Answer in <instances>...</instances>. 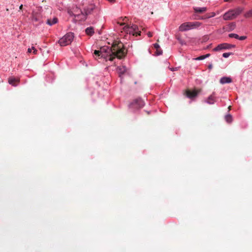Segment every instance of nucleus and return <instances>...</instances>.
<instances>
[{"label":"nucleus","instance_id":"a878e982","mask_svg":"<svg viewBox=\"0 0 252 252\" xmlns=\"http://www.w3.org/2000/svg\"><path fill=\"white\" fill-rule=\"evenodd\" d=\"M246 38V37L245 36H242L240 37L239 36V38L238 39H239L240 40H243L245 39Z\"/></svg>","mask_w":252,"mask_h":252},{"label":"nucleus","instance_id":"473e14b6","mask_svg":"<svg viewBox=\"0 0 252 252\" xmlns=\"http://www.w3.org/2000/svg\"><path fill=\"white\" fill-rule=\"evenodd\" d=\"M32 48H29L28 50V52L31 53L32 52Z\"/></svg>","mask_w":252,"mask_h":252},{"label":"nucleus","instance_id":"4c0bfd02","mask_svg":"<svg viewBox=\"0 0 252 252\" xmlns=\"http://www.w3.org/2000/svg\"><path fill=\"white\" fill-rule=\"evenodd\" d=\"M231 0H224L226 2H228V1H230Z\"/></svg>","mask_w":252,"mask_h":252},{"label":"nucleus","instance_id":"dca6fc26","mask_svg":"<svg viewBox=\"0 0 252 252\" xmlns=\"http://www.w3.org/2000/svg\"><path fill=\"white\" fill-rule=\"evenodd\" d=\"M57 22H58V19L57 18L55 17L52 20L48 19L47 20L46 23L50 26H52V25L57 23Z\"/></svg>","mask_w":252,"mask_h":252},{"label":"nucleus","instance_id":"2f4dec72","mask_svg":"<svg viewBox=\"0 0 252 252\" xmlns=\"http://www.w3.org/2000/svg\"><path fill=\"white\" fill-rule=\"evenodd\" d=\"M170 69L171 71H174V70H177V68H170Z\"/></svg>","mask_w":252,"mask_h":252},{"label":"nucleus","instance_id":"f704fd0d","mask_svg":"<svg viewBox=\"0 0 252 252\" xmlns=\"http://www.w3.org/2000/svg\"><path fill=\"white\" fill-rule=\"evenodd\" d=\"M22 8H23V5H22V4H21V5L20 6V7H19V9H20V10H21V9H22Z\"/></svg>","mask_w":252,"mask_h":252},{"label":"nucleus","instance_id":"20e7f679","mask_svg":"<svg viewBox=\"0 0 252 252\" xmlns=\"http://www.w3.org/2000/svg\"><path fill=\"white\" fill-rule=\"evenodd\" d=\"M73 38V33L68 32L59 40V43L62 46H65L70 44L72 42Z\"/></svg>","mask_w":252,"mask_h":252},{"label":"nucleus","instance_id":"f03ea898","mask_svg":"<svg viewBox=\"0 0 252 252\" xmlns=\"http://www.w3.org/2000/svg\"><path fill=\"white\" fill-rule=\"evenodd\" d=\"M243 10L244 8L240 7L230 10L224 13V14L223 15V18L224 20H232L240 15Z\"/></svg>","mask_w":252,"mask_h":252},{"label":"nucleus","instance_id":"f257e3e1","mask_svg":"<svg viewBox=\"0 0 252 252\" xmlns=\"http://www.w3.org/2000/svg\"><path fill=\"white\" fill-rule=\"evenodd\" d=\"M126 54L123 44L120 41H115L111 47L103 46L99 50H94V54L98 57L103 58L106 61H113L115 58L121 59Z\"/></svg>","mask_w":252,"mask_h":252},{"label":"nucleus","instance_id":"6e6552de","mask_svg":"<svg viewBox=\"0 0 252 252\" xmlns=\"http://www.w3.org/2000/svg\"><path fill=\"white\" fill-rule=\"evenodd\" d=\"M199 92V90H194L193 91L187 90L185 93V94L189 98H193L197 96Z\"/></svg>","mask_w":252,"mask_h":252},{"label":"nucleus","instance_id":"1a4fd4ad","mask_svg":"<svg viewBox=\"0 0 252 252\" xmlns=\"http://www.w3.org/2000/svg\"><path fill=\"white\" fill-rule=\"evenodd\" d=\"M234 46L229 44L228 43H222L218 45L215 48H214V50L216 51H220L222 49H230L232 47H234Z\"/></svg>","mask_w":252,"mask_h":252},{"label":"nucleus","instance_id":"9d476101","mask_svg":"<svg viewBox=\"0 0 252 252\" xmlns=\"http://www.w3.org/2000/svg\"><path fill=\"white\" fill-rule=\"evenodd\" d=\"M41 20V16L40 13L37 12H33L32 16V20L33 22H40Z\"/></svg>","mask_w":252,"mask_h":252},{"label":"nucleus","instance_id":"cd10ccee","mask_svg":"<svg viewBox=\"0 0 252 252\" xmlns=\"http://www.w3.org/2000/svg\"><path fill=\"white\" fill-rule=\"evenodd\" d=\"M154 47H155L156 49H158V48H160L159 45L158 44H157V43H155V44H154Z\"/></svg>","mask_w":252,"mask_h":252},{"label":"nucleus","instance_id":"0eeeda50","mask_svg":"<svg viewBox=\"0 0 252 252\" xmlns=\"http://www.w3.org/2000/svg\"><path fill=\"white\" fill-rule=\"evenodd\" d=\"M144 105V101L141 98H137L135 99L130 104V107L133 108L138 109L142 107Z\"/></svg>","mask_w":252,"mask_h":252},{"label":"nucleus","instance_id":"423d86ee","mask_svg":"<svg viewBox=\"0 0 252 252\" xmlns=\"http://www.w3.org/2000/svg\"><path fill=\"white\" fill-rule=\"evenodd\" d=\"M124 30L127 33L132 34L133 35H135L134 32L138 30V28L137 25L132 24L131 26L129 25H126L124 28Z\"/></svg>","mask_w":252,"mask_h":252},{"label":"nucleus","instance_id":"e433bc0d","mask_svg":"<svg viewBox=\"0 0 252 252\" xmlns=\"http://www.w3.org/2000/svg\"><path fill=\"white\" fill-rule=\"evenodd\" d=\"M108 1L111 2H113L115 1V0H107Z\"/></svg>","mask_w":252,"mask_h":252},{"label":"nucleus","instance_id":"7c9ffc66","mask_svg":"<svg viewBox=\"0 0 252 252\" xmlns=\"http://www.w3.org/2000/svg\"><path fill=\"white\" fill-rule=\"evenodd\" d=\"M215 16V13L214 12L212 13L211 15L209 16L208 18L213 17Z\"/></svg>","mask_w":252,"mask_h":252},{"label":"nucleus","instance_id":"aec40b11","mask_svg":"<svg viewBox=\"0 0 252 252\" xmlns=\"http://www.w3.org/2000/svg\"><path fill=\"white\" fill-rule=\"evenodd\" d=\"M228 36L230 38H235L236 39H238L239 38V35L235 33H230Z\"/></svg>","mask_w":252,"mask_h":252},{"label":"nucleus","instance_id":"f8f14e48","mask_svg":"<svg viewBox=\"0 0 252 252\" xmlns=\"http://www.w3.org/2000/svg\"><path fill=\"white\" fill-rule=\"evenodd\" d=\"M19 82V79H16L14 77H10L8 79V83L12 86H16L17 85V83Z\"/></svg>","mask_w":252,"mask_h":252},{"label":"nucleus","instance_id":"bb28decb","mask_svg":"<svg viewBox=\"0 0 252 252\" xmlns=\"http://www.w3.org/2000/svg\"><path fill=\"white\" fill-rule=\"evenodd\" d=\"M119 19H120L121 20H122L123 21H126V20H127V17H125L124 18L123 17H121Z\"/></svg>","mask_w":252,"mask_h":252},{"label":"nucleus","instance_id":"72a5a7b5","mask_svg":"<svg viewBox=\"0 0 252 252\" xmlns=\"http://www.w3.org/2000/svg\"><path fill=\"white\" fill-rule=\"evenodd\" d=\"M205 57V58H207V57H208L210 56V54H206L205 55H204Z\"/></svg>","mask_w":252,"mask_h":252},{"label":"nucleus","instance_id":"2eb2a0df","mask_svg":"<svg viewBox=\"0 0 252 252\" xmlns=\"http://www.w3.org/2000/svg\"><path fill=\"white\" fill-rule=\"evenodd\" d=\"M206 101L207 103L209 104H213L215 102V97L213 94H212L208 97Z\"/></svg>","mask_w":252,"mask_h":252},{"label":"nucleus","instance_id":"58836bf2","mask_svg":"<svg viewBox=\"0 0 252 252\" xmlns=\"http://www.w3.org/2000/svg\"><path fill=\"white\" fill-rule=\"evenodd\" d=\"M228 109H229V110H230V109H231V106H229L228 107Z\"/></svg>","mask_w":252,"mask_h":252},{"label":"nucleus","instance_id":"6ab92c4d","mask_svg":"<svg viewBox=\"0 0 252 252\" xmlns=\"http://www.w3.org/2000/svg\"><path fill=\"white\" fill-rule=\"evenodd\" d=\"M246 18H250L252 17V9L246 12L245 15Z\"/></svg>","mask_w":252,"mask_h":252},{"label":"nucleus","instance_id":"5701e85b","mask_svg":"<svg viewBox=\"0 0 252 252\" xmlns=\"http://www.w3.org/2000/svg\"><path fill=\"white\" fill-rule=\"evenodd\" d=\"M205 59V57L204 55L200 56L195 59L196 60H202Z\"/></svg>","mask_w":252,"mask_h":252},{"label":"nucleus","instance_id":"c756f323","mask_svg":"<svg viewBox=\"0 0 252 252\" xmlns=\"http://www.w3.org/2000/svg\"><path fill=\"white\" fill-rule=\"evenodd\" d=\"M32 49L33 50V53L34 54H36V53H37V50L35 49V48L34 47H32Z\"/></svg>","mask_w":252,"mask_h":252},{"label":"nucleus","instance_id":"f3484780","mask_svg":"<svg viewBox=\"0 0 252 252\" xmlns=\"http://www.w3.org/2000/svg\"><path fill=\"white\" fill-rule=\"evenodd\" d=\"M85 32L87 34L92 35L94 33V29L93 27H89L85 30Z\"/></svg>","mask_w":252,"mask_h":252},{"label":"nucleus","instance_id":"393cba45","mask_svg":"<svg viewBox=\"0 0 252 252\" xmlns=\"http://www.w3.org/2000/svg\"><path fill=\"white\" fill-rule=\"evenodd\" d=\"M134 33H135V36H137V35H140L141 34V32L140 31H136L134 32Z\"/></svg>","mask_w":252,"mask_h":252},{"label":"nucleus","instance_id":"412c9836","mask_svg":"<svg viewBox=\"0 0 252 252\" xmlns=\"http://www.w3.org/2000/svg\"><path fill=\"white\" fill-rule=\"evenodd\" d=\"M156 50H157V51H156V54L157 55H160L162 54V51L160 49V48H158V49H156Z\"/></svg>","mask_w":252,"mask_h":252},{"label":"nucleus","instance_id":"9b49d317","mask_svg":"<svg viewBox=\"0 0 252 252\" xmlns=\"http://www.w3.org/2000/svg\"><path fill=\"white\" fill-rule=\"evenodd\" d=\"M126 71V68L125 66H119L117 68V71L121 77L122 75H123Z\"/></svg>","mask_w":252,"mask_h":252},{"label":"nucleus","instance_id":"7ed1b4c3","mask_svg":"<svg viewBox=\"0 0 252 252\" xmlns=\"http://www.w3.org/2000/svg\"><path fill=\"white\" fill-rule=\"evenodd\" d=\"M68 13L70 15H73L77 20L80 21L86 20L87 15L90 12L86 11L85 14H84L80 9L76 7L73 9V11H69Z\"/></svg>","mask_w":252,"mask_h":252},{"label":"nucleus","instance_id":"4be33fe9","mask_svg":"<svg viewBox=\"0 0 252 252\" xmlns=\"http://www.w3.org/2000/svg\"><path fill=\"white\" fill-rule=\"evenodd\" d=\"M232 53H224L222 54L224 58H228Z\"/></svg>","mask_w":252,"mask_h":252},{"label":"nucleus","instance_id":"4468645a","mask_svg":"<svg viewBox=\"0 0 252 252\" xmlns=\"http://www.w3.org/2000/svg\"><path fill=\"white\" fill-rule=\"evenodd\" d=\"M193 9L196 13H203L207 10L206 7H194Z\"/></svg>","mask_w":252,"mask_h":252},{"label":"nucleus","instance_id":"c9c22d12","mask_svg":"<svg viewBox=\"0 0 252 252\" xmlns=\"http://www.w3.org/2000/svg\"><path fill=\"white\" fill-rule=\"evenodd\" d=\"M208 68L209 69H211L212 68V64H210L208 66Z\"/></svg>","mask_w":252,"mask_h":252},{"label":"nucleus","instance_id":"ddd939ff","mask_svg":"<svg viewBox=\"0 0 252 252\" xmlns=\"http://www.w3.org/2000/svg\"><path fill=\"white\" fill-rule=\"evenodd\" d=\"M232 81V79L230 77H223L220 79V82L222 84H226V83H231Z\"/></svg>","mask_w":252,"mask_h":252},{"label":"nucleus","instance_id":"39448f33","mask_svg":"<svg viewBox=\"0 0 252 252\" xmlns=\"http://www.w3.org/2000/svg\"><path fill=\"white\" fill-rule=\"evenodd\" d=\"M201 24L198 22L195 23H184L179 27V31L181 32L186 31L194 27H198Z\"/></svg>","mask_w":252,"mask_h":252},{"label":"nucleus","instance_id":"a211bd4d","mask_svg":"<svg viewBox=\"0 0 252 252\" xmlns=\"http://www.w3.org/2000/svg\"><path fill=\"white\" fill-rule=\"evenodd\" d=\"M225 119L227 123H230L232 121V116L230 115H227L225 116Z\"/></svg>","mask_w":252,"mask_h":252},{"label":"nucleus","instance_id":"b1692460","mask_svg":"<svg viewBox=\"0 0 252 252\" xmlns=\"http://www.w3.org/2000/svg\"><path fill=\"white\" fill-rule=\"evenodd\" d=\"M120 21L121 20L119 19L118 22V24H119L120 26H123L126 24V22H121Z\"/></svg>","mask_w":252,"mask_h":252},{"label":"nucleus","instance_id":"c85d7f7f","mask_svg":"<svg viewBox=\"0 0 252 252\" xmlns=\"http://www.w3.org/2000/svg\"><path fill=\"white\" fill-rule=\"evenodd\" d=\"M147 35L149 37H151L153 36V33L152 32H148Z\"/></svg>","mask_w":252,"mask_h":252}]
</instances>
